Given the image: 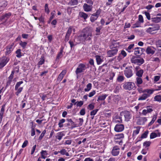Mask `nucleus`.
Returning a JSON list of instances; mask_svg holds the SVG:
<instances>
[{
  "label": "nucleus",
  "mask_w": 161,
  "mask_h": 161,
  "mask_svg": "<svg viewBox=\"0 0 161 161\" xmlns=\"http://www.w3.org/2000/svg\"><path fill=\"white\" fill-rule=\"evenodd\" d=\"M40 153L41 155L42 158L45 159L47 158V156L48 155L47 152L46 150H42Z\"/></svg>",
  "instance_id": "nucleus-27"
},
{
  "label": "nucleus",
  "mask_w": 161,
  "mask_h": 161,
  "mask_svg": "<svg viewBox=\"0 0 161 161\" xmlns=\"http://www.w3.org/2000/svg\"><path fill=\"white\" fill-rule=\"evenodd\" d=\"M152 61L159 63L160 61V60L158 58L153 57L152 58Z\"/></svg>",
  "instance_id": "nucleus-57"
},
{
  "label": "nucleus",
  "mask_w": 161,
  "mask_h": 161,
  "mask_svg": "<svg viewBox=\"0 0 161 161\" xmlns=\"http://www.w3.org/2000/svg\"><path fill=\"white\" fill-rule=\"evenodd\" d=\"M119 147L117 146H115L113 147L111 153L113 156H117L119 154Z\"/></svg>",
  "instance_id": "nucleus-13"
},
{
  "label": "nucleus",
  "mask_w": 161,
  "mask_h": 161,
  "mask_svg": "<svg viewBox=\"0 0 161 161\" xmlns=\"http://www.w3.org/2000/svg\"><path fill=\"white\" fill-rule=\"evenodd\" d=\"M92 31L89 30H84L80 35L78 37V39L80 42L84 41L85 40H90L91 39L92 36Z\"/></svg>",
  "instance_id": "nucleus-1"
},
{
  "label": "nucleus",
  "mask_w": 161,
  "mask_h": 161,
  "mask_svg": "<svg viewBox=\"0 0 161 161\" xmlns=\"http://www.w3.org/2000/svg\"><path fill=\"white\" fill-rule=\"evenodd\" d=\"M16 54V56L18 58H19L21 57V50L20 49H18L15 52Z\"/></svg>",
  "instance_id": "nucleus-49"
},
{
  "label": "nucleus",
  "mask_w": 161,
  "mask_h": 161,
  "mask_svg": "<svg viewBox=\"0 0 161 161\" xmlns=\"http://www.w3.org/2000/svg\"><path fill=\"white\" fill-rule=\"evenodd\" d=\"M65 120L64 119H62L60 120L58 124V125L60 128L63 127V124L65 122Z\"/></svg>",
  "instance_id": "nucleus-42"
},
{
  "label": "nucleus",
  "mask_w": 161,
  "mask_h": 161,
  "mask_svg": "<svg viewBox=\"0 0 161 161\" xmlns=\"http://www.w3.org/2000/svg\"><path fill=\"white\" fill-rule=\"evenodd\" d=\"M87 69L86 65L84 64H80L77 68L75 73L76 75L83 72Z\"/></svg>",
  "instance_id": "nucleus-5"
},
{
  "label": "nucleus",
  "mask_w": 161,
  "mask_h": 161,
  "mask_svg": "<svg viewBox=\"0 0 161 161\" xmlns=\"http://www.w3.org/2000/svg\"><path fill=\"white\" fill-rule=\"evenodd\" d=\"M78 3V0H71L70 2V4L73 5H77Z\"/></svg>",
  "instance_id": "nucleus-56"
},
{
  "label": "nucleus",
  "mask_w": 161,
  "mask_h": 161,
  "mask_svg": "<svg viewBox=\"0 0 161 161\" xmlns=\"http://www.w3.org/2000/svg\"><path fill=\"white\" fill-rule=\"evenodd\" d=\"M157 118V115L156 114L154 115L152 117V120L148 124V126H149L152 125L156 119Z\"/></svg>",
  "instance_id": "nucleus-30"
},
{
  "label": "nucleus",
  "mask_w": 161,
  "mask_h": 161,
  "mask_svg": "<svg viewBox=\"0 0 161 161\" xmlns=\"http://www.w3.org/2000/svg\"><path fill=\"white\" fill-rule=\"evenodd\" d=\"M126 55L127 54L126 52L124 50H122L121 51V53L118 56L117 59L119 61H120L126 57Z\"/></svg>",
  "instance_id": "nucleus-18"
},
{
  "label": "nucleus",
  "mask_w": 161,
  "mask_h": 161,
  "mask_svg": "<svg viewBox=\"0 0 161 161\" xmlns=\"http://www.w3.org/2000/svg\"><path fill=\"white\" fill-rule=\"evenodd\" d=\"M148 134V132L147 131H145L144 133L142 134L141 136V139L139 140L137 142L140 141L141 140V139L143 138H146L147 136V134Z\"/></svg>",
  "instance_id": "nucleus-44"
},
{
  "label": "nucleus",
  "mask_w": 161,
  "mask_h": 161,
  "mask_svg": "<svg viewBox=\"0 0 161 161\" xmlns=\"http://www.w3.org/2000/svg\"><path fill=\"white\" fill-rule=\"evenodd\" d=\"M45 12H47V14H48L50 12L48 8L47 4H46L45 5Z\"/></svg>",
  "instance_id": "nucleus-58"
},
{
  "label": "nucleus",
  "mask_w": 161,
  "mask_h": 161,
  "mask_svg": "<svg viewBox=\"0 0 161 161\" xmlns=\"http://www.w3.org/2000/svg\"><path fill=\"white\" fill-rule=\"evenodd\" d=\"M154 91V89H150L148 90L149 92L144 93L142 96H140L138 99V100L139 101L145 100L147 98L150 97V95L153 93Z\"/></svg>",
  "instance_id": "nucleus-4"
},
{
  "label": "nucleus",
  "mask_w": 161,
  "mask_h": 161,
  "mask_svg": "<svg viewBox=\"0 0 161 161\" xmlns=\"http://www.w3.org/2000/svg\"><path fill=\"white\" fill-rule=\"evenodd\" d=\"M5 105L3 104L2 106V108L1 109L0 113V124L1 123L2 120L4 112L5 111Z\"/></svg>",
  "instance_id": "nucleus-23"
},
{
  "label": "nucleus",
  "mask_w": 161,
  "mask_h": 161,
  "mask_svg": "<svg viewBox=\"0 0 161 161\" xmlns=\"http://www.w3.org/2000/svg\"><path fill=\"white\" fill-rule=\"evenodd\" d=\"M141 77H137L136 78V84L138 87H139L140 85L143 82Z\"/></svg>",
  "instance_id": "nucleus-25"
},
{
  "label": "nucleus",
  "mask_w": 161,
  "mask_h": 161,
  "mask_svg": "<svg viewBox=\"0 0 161 161\" xmlns=\"http://www.w3.org/2000/svg\"><path fill=\"white\" fill-rule=\"evenodd\" d=\"M156 45L157 47L161 48V40H158L156 43Z\"/></svg>",
  "instance_id": "nucleus-53"
},
{
  "label": "nucleus",
  "mask_w": 161,
  "mask_h": 161,
  "mask_svg": "<svg viewBox=\"0 0 161 161\" xmlns=\"http://www.w3.org/2000/svg\"><path fill=\"white\" fill-rule=\"evenodd\" d=\"M67 121L69 123L71 124L70 128L73 129V128H75L77 126L76 125V124H75L74 122L71 119H66Z\"/></svg>",
  "instance_id": "nucleus-24"
},
{
  "label": "nucleus",
  "mask_w": 161,
  "mask_h": 161,
  "mask_svg": "<svg viewBox=\"0 0 161 161\" xmlns=\"http://www.w3.org/2000/svg\"><path fill=\"white\" fill-rule=\"evenodd\" d=\"M133 68L132 66L126 67L124 71L125 75L127 78L131 77L133 75V72L132 70Z\"/></svg>",
  "instance_id": "nucleus-3"
},
{
  "label": "nucleus",
  "mask_w": 161,
  "mask_h": 161,
  "mask_svg": "<svg viewBox=\"0 0 161 161\" xmlns=\"http://www.w3.org/2000/svg\"><path fill=\"white\" fill-rule=\"evenodd\" d=\"M102 27L101 26H99L96 28V31L97 32L96 34V35H99L100 34V31Z\"/></svg>",
  "instance_id": "nucleus-52"
},
{
  "label": "nucleus",
  "mask_w": 161,
  "mask_h": 161,
  "mask_svg": "<svg viewBox=\"0 0 161 161\" xmlns=\"http://www.w3.org/2000/svg\"><path fill=\"white\" fill-rule=\"evenodd\" d=\"M23 89V87H20L19 88H15V90L16 91L15 92V94L18 96L21 92L22 91Z\"/></svg>",
  "instance_id": "nucleus-37"
},
{
  "label": "nucleus",
  "mask_w": 161,
  "mask_h": 161,
  "mask_svg": "<svg viewBox=\"0 0 161 161\" xmlns=\"http://www.w3.org/2000/svg\"><path fill=\"white\" fill-rule=\"evenodd\" d=\"M97 63L98 65H99L103 61V56L96 55L95 56Z\"/></svg>",
  "instance_id": "nucleus-17"
},
{
  "label": "nucleus",
  "mask_w": 161,
  "mask_h": 161,
  "mask_svg": "<svg viewBox=\"0 0 161 161\" xmlns=\"http://www.w3.org/2000/svg\"><path fill=\"white\" fill-rule=\"evenodd\" d=\"M152 21L155 23H158L161 20V17H156L152 18Z\"/></svg>",
  "instance_id": "nucleus-29"
},
{
  "label": "nucleus",
  "mask_w": 161,
  "mask_h": 161,
  "mask_svg": "<svg viewBox=\"0 0 161 161\" xmlns=\"http://www.w3.org/2000/svg\"><path fill=\"white\" fill-rule=\"evenodd\" d=\"M59 153L63 155H65L66 156H69L68 153L67 151L64 149H62L61 151L59 152Z\"/></svg>",
  "instance_id": "nucleus-38"
},
{
  "label": "nucleus",
  "mask_w": 161,
  "mask_h": 161,
  "mask_svg": "<svg viewBox=\"0 0 161 161\" xmlns=\"http://www.w3.org/2000/svg\"><path fill=\"white\" fill-rule=\"evenodd\" d=\"M69 43L70 44V47L71 49H72L73 47L76 46L77 44V43L75 42V41H73L71 40H70L69 41Z\"/></svg>",
  "instance_id": "nucleus-45"
},
{
  "label": "nucleus",
  "mask_w": 161,
  "mask_h": 161,
  "mask_svg": "<svg viewBox=\"0 0 161 161\" xmlns=\"http://www.w3.org/2000/svg\"><path fill=\"white\" fill-rule=\"evenodd\" d=\"M72 30L75 32V29L73 28L72 26L69 27L67 31L65 36L64 41L65 42H67L69 40L70 36L72 33Z\"/></svg>",
  "instance_id": "nucleus-7"
},
{
  "label": "nucleus",
  "mask_w": 161,
  "mask_h": 161,
  "mask_svg": "<svg viewBox=\"0 0 161 161\" xmlns=\"http://www.w3.org/2000/svg\"><path fill=\"white\" fill-rule=\"evenodd\" d=\"M63 51L62 50H61L60 51V52L58 53L57 55L56 58V61H58V59L62 57L63 56Z\"/></svg>",
  "instance_id": "nucleus-46"
},
{
  "label": "nucleus",
  "mask_w": 161,
  "mask_h": 161,
  "mask_svg": "<svg viewBox=\"0 0 161 161\" xmlns=\"http://www.w3.org/2000/svg\"><path fill=\"white\" fill-rule=\"evenodd\" d=\"M32 124V126L31 127V136H34L35 134V126L33 125V122H31Z\"/></svg>",
  "instance_id": "nucleus-39"
},
{
  "label": "nucleus",
  "mask_w": 161,
  "mask_h": 161,
  "mask_svg": "<svg viewBox=\"0 0 161 161\" xmlns=\"http://www.w3.org/2000/svg\"><path fill=\"white\" fill-rule=\"evenodd\" d=\"M125 118V120L128 121L131 118V115L130 113L127 111H124L123 112Z\"/></svg>",
  "instance_id": "nucleus-14"
},
{
  "label": "nucleus",
  "mask_w": 161,
  "mask_h": 161,
  "mask_svg": "<svg viewBox=\"0 0 161 161\" xmlns=\"http://www.w3.org/2000/svg\"><path fill=\"white\" fill-rule=\"evenodd\" d=\"M95 94L96 91L94 90H93L89 93L88 96L90 97H93Z\"/></svg>",
  "instance_id": "nucleus-63"
},
{
  "label": "nucleus",
  "mask_w": 161,
  "mask_h": 161,
  "mask_svg": "<svg viewBox=\"0 0 161 161\" xmlns=\"http://www.w3.org/2000/svg\"><path fill=\"white\" fill-rule=\"evenodd\" d=\"M108 96V95L106 94H103L102 95L98 97L97 101H98L99 100H104Z\"/></svg>",
  "instance_id": "nucleus-36"
},
{
  "label": "nucleus",
  "mask_w": 161,
  "mask_h": 161,
  "mask_svg": "<svg viewBox=\"0 0 161 161\" xmlns=\"http://www.w3.org/2000/svg\"><path fill=\"white\" fill-rule=\"evenodd\" d=\"M7 5L6 3H4L3 5L0 6V12L4 10Z\"/></svg>",
  "instance_id": "nucleus-51"
},
{
  "label": "nucleus",
  "mask_w": 161,
  "mask_h": 161,
  "mask_svg": "<svg viewBox=\"0 0 161 161\" xmlns=\"http://www.w3.org/2000/svg\"><path fill=\"white\" fill-rule=\"evenodd\" d=\"M155 49L152 46H150L147 47L146 52L148 54H153L155 53Z\"/></svg>",
  "instance_id": "nucleus-15"
},
{
  "label": "nucleus",
  "mask_w": 161,
  "mask_h": 161,
  "mask_svg": "<svg viewBox=\"0 0 161 161\" xmlns=\"http://www.w3.org/2000/svg\"><path fill=\"white\" fill-rule=\"evenodd\" d=\"M124 129V126L123 125L118 123L117 124L114 128V130L117 132H120L122 131Z\"/></svg>",
  "instance_id": "nucleus-12"
},
{
  "label": "nucleus",
  "mask_w": 161,
  "mask_h": 161,
  "mask_svg": "<svg viewBox=\"0 0 161 161\" xmlns=\"http://www.w3.org/2000/svg\"><path fill=\"white\" fill-rule=\"evenodd\" d=\"M115 142L116 144H118L119 145H122L123 142L122 140H115Z\"/></svg>",
  "instance_id": "nucleus-59"
},
{
  "label": "nucleus",
  "mask_w": 161,
  "mask_h": 161,
  "mask_svg": "<svg viewBox=\"0 0 161 161\" xmlns=\"http://www.w3.org/2000/svg\"><path fill=\"white\" fill-rule=\"evenodd\" d=\"M79 15L80 17L83 18L85 20L88 18V14L83 12H80Z\"/></svg>",
  "instance_id": "nucleus-31"
},
{
  "label": "nucleus",
  "mask_w": 161,
  "mask_h": 161,
  "mask_svg": "<svg viewBox=\"0 0 161 161\" xmlns=\"http://www.w3.org/2000/svg\"><path fill=\"white\" fill-rule=\"evenodd\" d=\"M124 137V134L122 133H120L115 135L114 137V139L115 140H121V139L123 138Z\"/></svg>",
  "instance_id": "nucleus-28"
},
{
  "label": "nucleus",
  "mask_w": 161,
  "mask_h": 161,
  "mask_svg": "<svg viewBox=\"0 0 161 161\" xmlns=\"http://www.w3.org/2000/svg\"><path fill=\"white\" fill-rule=\"evenodd\" d=\"M101 9L99 8L97 10L95 13L93 14L90 17V21L93 22L97 20L101 12Z\"/></svg>",
  "instance_id": "nucleus-6"
},
{
  "label": "nucleus",
  "mask_w": 161,
  "mask_h": 161,
  "mask_svg": "<svg viewBox=\"0 0 161 161\" xmlns=\"http://www.w3.org/2000/svg\"><path fill=\"white\" fill-rule=\"evenodd\" d=\"M39 61L38 62V67H40V65H42L43 64H44L45 62V58L43 56H41V58H40Z\"/></svg>",
  "instance_id": "nucleus-34"
},
{
  "label": "nucleus",
  "mask_w": 161,
  "mask_h": 161,
  "mask_svg": "<svg viewBox=\"0 0 161 161\" xmlns=\"http://www.w3.org/2000/svg\"><path fill=\"white\" fill-rule=\"evenodd\" d=\"M79 123L78 124V126H81L83 123L84 120L83 119L80 118L79 119Z\"/></svg>",
  "instance_id": "nucleus-61"
},
{
  "label": "nucleus",
  "mask_w": 161,
  "mask_h": 161,
  "mask_svg": "<svg viewBox=\"0 0 161 161\" xmlns=\"http://www.w3.org/2000/svg\"><path fill=\"white\" fill-rule=\"evenodd\" d=\"M13 44L10 45L6 47V51L5 52V55H7L9 54L12 51L13 49Z\"/></svg>",
  "instance_id": "nucleus-21"
},
{
  "label": "nucleus",
  "mask_w": 161,
  "mask_h": 161,
  "mask_svg": "<svg viewBox=\"0 0 161 161\" xmlns=\"http://www.w3.org/2000/svg\"><path fill=\"white\" fill-rule=\"evenodd\" d=\"M143 70L142 69H140L138 71L136 72V75L137 77H142L143 73Z\"/></svg>",
  "instance_id": "nucleus-32"
},
{
  "label": "nucleus",
  "mask_w": 161,
  "mask_h": 161,
  "mask_svg": "<svg viewBox=\"0 0 161 161\" xmlns=\"http://www.w3.org/2000/svg\"><path fill=\"white\" fill-rule=\"evenodd\" d=\"M92 84L91 83H89L86 85V88L84 89V91L86 92H88L89 91L92 89Z\"/></svg>",
  "instance_id": "nucleus-40"
},
{
  "label": "nucleus",
  "mask_w": 161,
  "mask_h": 161,
  "mask_svg": "<svg viewBox=\"0 0 161 161\" xmlns=\"http://www.w3.org/2000/svg\"><path fill=\"white\" fill-rule=\"evenodd\" d=\"M23 81H20L19 82H18L15 86V88H19V87L20 86V85L23 83Z\"/></svg>",
  "instance_id": "nucleus-54"
},
{
  "label": "nucleus",
  "mask_w": 161,
  "mask_h": 161,
  "mask_svg": "<svg viewBox=\"0 0 161 161\" xmlns=\"http://www.w3.org/2000/svg\"><path fill=\"white\" fill-rule=\"evenodd\" d=\"M98 110L97 109H96L95 110H94L92 111L90 113V115H95L97 113V112Z\"/></svg>",
  "instance_id": "nucleus-60"
},
{
  "label": "nucleus",
  "mask_w": 161,
  "mask_h": 161,
  "mask_svg": "<svg viewBox=\"0 0 161 161\" xmlns=\"http://www.w3.org/2000/svg\"><path fill=\"white\" fill-rule=\"evenodd\" d=\"M9 58L6 56L0 58V69L4 67L9 61Z\"/></svg>",
  "instance_id": "nucleus-8"
},
{
  "label": "nucleus",
  "mask_w": 161,
  "mask_h": 161,
  "mask_svg": "<svg viewBox=\"0 0 161 161\" xmlns=\"http://www.w3.org/2000/svg\"><path fill=\"white\" fill-rule=\"evenodd\" d=\"M139 22L140 23H143L144 22L143 16L141 15H139L138 16Z\"/></svg>",
  "instance_id": "nucleus-55"
},
{
  "label": "nucleus",
  "mask_w": 161,
  "mask_h": 161,
  "mask_svg": "<svg viewBox=\"0 0 161 161\" xmlns=\"http://www.w3.org/2000/svg\"><path fill=\"white\" fill-rule=\"evenodd\" d=\"M130 61L132 63L137 64L139 65L143 64L144 62L143 58H137L134 57H133L131 58Z\"/></svg>",
  "instance_id": "nucleus-10"
},
{
  "label": "nucleus",
  "mask_w": 161,
  "mask_h": 161,
  "mask_svg": "<svg viewBox=\"0 0 161 161\" xmlns=\"http://www.w3.org/2000/svg\"><path fill=\"white\" fill-rule=\"evenodd\" d=\"M160 27L158 25L156 24L152 26V27H150L146 30V31L150 34H152V32L159 30Z\"/></svg>",
  "instance_id": "nucleus-11"
},
{
  "label": "nucleus",
  "mask_w": 161,
  "mask_h": 161,
  "mask_svg": "<svg viewBox=\"0 0 161 161\" xmlns=\"http://www.w3.org/2000/svg\"><path fill=\"white\" fill-rule=\"evenodd\" d=\"M85 108L82 109L80 111V114L81 115H84L85 114Z\"/></svg>",
  "instance_id": "nucleus-64"
},
{
  "label": "nucleus",
  "mask_w": 161,
  "mask_h": 161,
  "mask_svg": "<svg viewBox=\"0 0 161 161\" xmlns=\"http://www.w3.org/2000/svg\"><path fill=\"white\" fill-rule=\"evenodd\" d=\"M123 87L126 90L130 91L136 88L134 83L132 82H125L123 83Z\"/></svg>",
  "instance_id": "nucleus-2"
},
{
  "label": "nucleus",
  "mask_w": 161,
  "mask_h": 161,
  "mask_svg": "<svg viewBox=\"0 0 161 161\" xmlns=\"http://www.w3.org/2000/svg\"><path fill=\"white\" fill-rule=\"evenodd\" d=\"M124 80V77L123 75H119L117 79V81L119 82L123 81Z\"/></svg>",
  "instance_id": "nucleus-47"
},
{
  "label": "nucleus",
  "mask_w": 161,
  "mask_h": 161,
  "mask_svg": "<svg viewBox=\"0 0 161 161\" xmlns=\"http://www.w3.org/2000/svg\"><path fill=\"white\" fill-rule=\"evenodd\" d=\"M65 136L64 131H61L57 133L56 136V138L59 141L61 140L63 137Z\"/></svg>",
  "instance_id": "nucleus-22"
},
{
  "label": "nucleus",
  "mask_w": 161,
  "mask_h": 161,
  "mask_svg": "<svg viewBox=\"0 0 161 161\" xmlns=\"http://www.w3.org/2000/svg\"><path fill=\"white\" fill-rule=\"evenodd\" d=\"M141 127L140 126H137L136 127V129L133 131V135L136 136L138 134L139 132Z\"/></svg>",
  "instance_id": "nucleus-41"
},
{
  "label": "nucleus",
  "mask_w": 161,
  "mask_h": 161,
  "mask_svg": "<svg viewBox=\"0 0 161 161\" xmlns=\"http://www.w3.org/2000/svg\"><path fill=\"white\" fill-rule=\"evenodd\" d=\"M11 15V14L10 13L6 14L4 15H3L0 18V20H2L4 19H6V20L8 19Z\"/></svg>",
  "instance_id": "nucleus-26"
},
{
  "label": "nucleus",
  "mask_w": 161,
  "mask_h": 161,
  "mask_svg": "<svg viewBox=\"0 0 161 161\" xmlns=\"http://www.w3.org/2000/svg\"><path fill=\"white\" fill-rule=\"evenodd\" d=\"M150 89H146L143 90L142 88H137V90L138 91V92L140 93H144L146 92H149L148 90H149Z\"/></svg>",
  "instance_id": "nucleus-35"
},
{
  "label": "nucleus",
  "mask_w": 161,
  "mask_h": 161,
  "mask_svg": "<svg viewBox=\"0 0 161 161\" xmlns=\"http://www.w3.org/2000/svg\"><path fill=\"white\" fill-rule=\"evenodd\" d=\"M27 43L26 42H22L21 41L19 43V45L21 46L23 49L25 48L26 46Z\"/></svg>",
  "instance_id": "nucleus-50"
},
{
  "label": "nucleus",
  "mask_w": 161,
  "mask_h": 161,
  "mask_svg": "<svg viewBox=\"0 0 161 161\" xmlns=\"http://www.w3.org/2000/svg\"><path fill=\"white\" fill-rule=\"evenodd\" d=\"M155 132H152L151 133L150 135V138L151 139H153L157 137H160V136L161 133L158 132V130H155Z\"/></svg>",
  "instance_id": "nucleus-19"
},
{
  "label": "nucleus",
  "mask_w": 161,
  "mask_h": 161,
  "mask_svg": "<svg viewBox=\"0 0 161 161\" xmlns=\"http://www.w3.org/2000/svg\"><path fill=\"white\" fill-rule=\"evenodd\" d=\"M139 47H136L134 49V54L136 55L142 54L140 50L138 49Z\"/></svg>",
  "instance_id": "nucleus-43"
},
{
  "label": "nucleus",
  "mask_w": 161,
  "mask_h": 161,
  "mask_svg": "<svg viewBox=\"0 0 161 161\" xmlns=\"http://www.w3.org/2000/svg\"><path fill=\"white\" fill-rule=\"evenodd\" d=\"M66 70H63L59 75L57 79V81L59 82H60L62 80L64 76L66 74Z\"/></svg>",
  "instance_id": "nucleus-20"
},
{
  "label": "nucleus",
  "mask_w": 161,
  "mask_h": 161,
  "mask_svg": "<svg viewBox=\"0 0 161 161\" xmlns=\"http://www.w3.org/2000/svg\"><path fill=\"white\" fill-rule=\"evenodd\" d=\"M92 5H88L86 3H84L83 6L84 10L87 12L92 11Z\"/></svg>",
  "instance_id": "nucleus-16"
},
{
  "label": "nucleus",
  "mask_w": 161,
  "mask_h": 161,
  "mask_svg": "<svg viewBox=\"0 0 161 161\" xmlns=\"http://www.w3.org/2000/svg\"><path fill=\"white\" fill-rule=\"evenodd\" d=\"M151 144L150 141H146L143 143V145L145 147V148H148V147L150 146Z\"/></svg>",
  "instance_id": "nucleus-48"
},
{
  "label": "nucleus",
  "mask_w": 161,
  "mask_h": 161,
  "mask_svg": "<svg viewBox=\"0 0 161 161\" xmlns=\"http://www.w3.org/2000/svg\"><path fill=\"white\" fill-rule=\"evenodd\" d=\"M83 104V102L82 101H80L77 102L76 103V106L77 107H81Z\"/></svg>",
  "instance_id": "nucleus-62"
},
{
  "label": "nucleus",
  "mask_w": 161,
  "mask_h": 161,
  "mask_svg": "<svg viewBox=\"0 0 161 161\" xmlns=\"http://www.w3.org/2000/svg\"><path fill=\"white\" fill-rule=\"evenodd\" d=\"M154 101L161 102V95L159 94L155 96L154 97Z\"/></svg>",
  "instance_id": "nucleus-33"
},
{
  "label": "nucleus",
  "mask_w": 161,
  "mask_h": 161,
  "mask_svg": "<svg viewBox=\"0 0 161 161\" xmlns=\"http://www.w3.org/2000/svg\"><path fill=\"white\" fill-rule=\"evenodd\" d=\"M118 52V48L116 47H114L107 52V56L109 57H113L117 54Z\"/></svg>",
  "instance_id": "nucleus-9"
}]
</instances>
